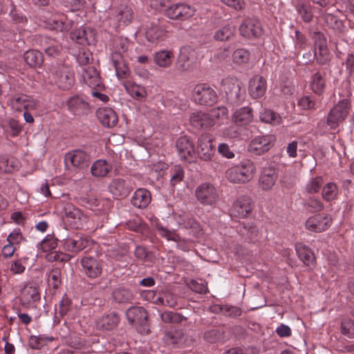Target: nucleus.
<instances>
[{"instance_id": "1", "label": "nucleus", "mask_w": 354, "mask_h": 354, "mask_svg": "<svg viewBox=\"0 0 354 354\" xmlns=\"http://www.w3.org/2000/svg\"><path fill=\"white\" fill-rule=\"evenodd\" d=\"M116 44L115 49L111 55L112 64L118 78L126 79L129 77L130 71L124 60V54L128 50L130 44L126 39H120Z\"/></svg>"}, {"instance_id": "2", "label": "nucleus", "mask_w": 354, "mask_h": 354, "mask_svg": "<svg viewBox=\"0 0 354 354\" xmlns=\"http://www.w3.org/2000/svg\"><path fill=\"white\" fill-rule=\"evenodd\" d=\"M256 167L248 160L239 165L229 168L225 173L226 178L234 183H245L251 180L255 174Z\"/></svg>"}, {"instance_id": "3", "label": "nucleus", "mask_w": 354, "mask_h": 354, "mask_svg": "<svg viewBox=\"0 0 354 354\" xmlns=\"http://www.w3.org/2000/svg\"><path fill=\"white\" fill-rule=\"evenodd\" d=\"M50 71L49 80L50 83L56 84L62 89L71 88L75 78L71 68L66 65H53Z\"/></svg>"}, {"instance_id": "4", "label": "nucleus", "mask_w": 354, "mask_h": 354, "mask_svg": "<svg viewBox=\"0 0 354 354\" xmlns=\"http://www.w3.org/2000/svg\"><path fill=\"white\" fill-rule=\"evenodd\" d=\"M64 213L65 221L73 228H88L91 225L88 216L71 203L64 205Z\"/></svg>"}, {"instance_id": "5", "label": "nucleus", "mask_w": 354, "mask_h": 354, "mask_svg": "<svg viewBox=\"0 0 354 354\" xmlns=\"http://www.w3.org/2000/svg\"><path fill=\"white\" fill-rule=\"evenodd\" d=\"M221 91L225 93L226 97L232 104H239L243 100L245 92L236 80H223L221 83Z\"/></svg>"}, {"instance_id": "6", "label": "nucleus", "mask_w": 354, "mask_h": 354, "mask_svg": "<svg viewBox=\"0 0 354 354\" xmlns=\"http://www.w3.org/2000/svg\"><path fill=\"white\" fill-rule=\"evenodd\" d=\"M194 7L183 3H174L165 10V16L173 20L185 21L195 15Z\"/></svg>"}, {"instance_id": "7", "label": "nucleus", "mask_w": 354, "mask_h": 354, "mask_svg": "<svg viewBox=\"0 0 354 354\" xmlns=\"http://www.w3.org/2000/svg\"><path fill=\"white\" fill-rule=\"evenodd\" d=\"M193 100L201 105L211 106L217 100L216 92L207 84H197L193 89L192 95Z\"/></svg>"}, {"instance_id": "8", "label": "nucleus", "mask_w": 354, "mask_h": 354, "mask_svg": "<svg viewBox=\"0 0 354 354\" xmlns=\"http://www.w3.org/2000/svg\"><path fill=\"white\" fill-rule=\"evenodd\" d=\"M126 316L129 322L136 326L140 333H148L149 329L146 326L148 315L142 307L129 308L126 312Z\"/></svg>"}, {"instance_id": "9", "label": "nucleus", "mask_w": 354, "mask_h": 354, "mask_svg": "<svg viewBox=\"0 0 354 354\" xmlns=\"http://www.w3.org/2000/svg\"><path fill=\"white\" fill-rule=\"evenodd\" d=\"M349 102L347 100L339 101L329 112L327 124L331 129L336 128L347 117L349 111Z\"/></svg>"}, {"instance_id": "10", "label": "nucleus", "mask_w": 354, "mask_h": 354, "mask_svg": "<svg viewBox=\"0 0 354 354\" xmlns=\"http://www.w3.org/2000/svg\"><path fill=\"white\" fill-rule=\"evenodd\" d=\"M197 200L203 205H214L218 201V194L212 185L203 183L198 186L195 192Z\"/></svg>"}, {"instance_id": "11", "label": "nucleus", "mask_w": 354, "mask_h": 354, "mask_svg": "<svg viewBox=\"0 0 354 354\" xmlns=\"http://www.w3.org/2000/svg\"><path fill=\"white\" fill-rule=\"evenodd\" d=\"M197 60L198 53L196 50L189 46H185L180 49L177 66L182 71H189Z\"/></svg>"}, {"instance_id": "12", "label": "nucleus", "mask_w": 354, "mask_h": 354, "mask_svg": "<svg viewBox=\"0 0 354 354\" xmlns=\"http://www.w3.org/2000/svg\"><path fill=\"white\" fill-rule=\"evenodd\" d=\"M274 137L271 135L254 137L249 144V151L256 155L268 151L273 145Z\"/></svg>"}, {"instance_id": "13", "label": "nucleus", "mask_w": 354, "mask_h": 354, "mask_svg": "<svg viewBox=\"0 0 354 354\" xmlns=\"http://www.w3.org/2000/svg\"><path fill=\"white\" fill-rule=\"evenodd\" d=\"M88 161V155L80 149L68 151L64 157V162L68 167L80 169L87 165Z\"/></svg>"}, {"instance_id": "14", "label": "nucleus", "mask_w": 354, "mask_h": 354, "mask_svg": "<svg viewBox=\"0 0 354 354\" xmlns=\"http://www.w3.org/2000/svg\"><path fill=\"white\" fill-rule=\"evenodd\" d=\"M331 223L332 218L329 215L317 214L306 221V228L311 232H321L327 230Z\"/></svg>"}, {"instance_id": "15", "label": "nucleus", "mask_w": 354, "mask_h": 354, "mask_svg": "<svg viewBox=\"0 0 354 354\" xmlns=\"http://www.w3.org/2000/svg\"><path fill=\"white\" fill-rule=\"evenodd\" d=\"M214 147L212 145V138L209 135H201L198 140V146L196 154L204 160H209L214 154Z\"/></svg>"}, {"instance_id": "16", "label": "nucleus", "mask_w": 354, "mask_h": 354, "mask_svg": "<svg viewBox=\"0 0 354 354\" xmlns=\"http://www.w3.org/2000/svg\"><path fill=\"white\" fill-rule=\"evenodd\" d=\"M180 157L187 161H193L196 157L194 144L187 136H182L177 140L176 145Z\"/></svg>"}, {"instance_id": "17", "label": "nucleus", "mask_w": 354, "mask_h": 354, "mask_svg": "<svg viewBox=\"0 0 354 354\" xmlns=\"http://www.w3.org/2000/svg\"><path fill=\"white\" fill-rule=\"evenodd\" d=\"M277 170L272 167L263 168L259 176V183L260 187L264 191L270 190L277 180Z\"/></svg>"}, {"instance_id": "18", "label": "nucleus", "mask_w": 354, "mask_h": 354, "mask_svg": "<svg viewBox=\"0 0 354 354\" xmlns=\"http://www.w3.org/2000/svg\"><path fill=\"white\" fill-rule=\"evenodd\" d=\"M157 230L160 236L168 241H173L177 243V246L182 250H189L192 247V243L184 239H181L175 231L169 230L162 226L157 225Z\"/></svg>"}, {"instance_id": "19", "label": "nucleus", "mask_w": 354, "mask_h": 354, "mask_svg": "<svg viewBox=\"0 0 354 354\" xmlns=\"http://www.w3.org/2000/svg\"><path fill=\"white\" fill-rule=\"evenodd\" d=\"M241 34L248 38L257 37L261 35L262 29L260 23L254 19H246L239 28Z\"/></svg>"}, {"instance_id": "20", "label": "nucleus", "mask_w": 354, "mask_h": 354, "mask_svg": "<svg viewBox=\"0 0 354 354\" xmlns=\"http://www.w3.org/2000/svg\"><path fill=\"white\" fill-rule=\"evenodd\" d=\"M315 55L321 64H325L330 58L326 39L320 33L317 34L315 43Z\"/></svg>"}, {"instance_id": "21", "label": "nucleus", "mask_w": 354, "mask_h": 354, "mask_svg": "<svg viewBox=\"0 0 354 354\" xmlns=\"http://www.w3.org/2000/svg\"><path fill=\"white\" fill-rule=\"evenodd\" d=\"M122 84L127 93L133 99L144 101L147 97L148 93L144 86L136 84L131 80H127Z\"/></svg>"}, {"instance_id": "22", "label": "nucleus", "mask_w": 354, "mask_h": 354, "mask_svg": "<svg viewBox=\"0 0 354 354\" xmlns=\"http://www.w3.org/2000/svg\"><path fill=\"white\" fill-rule=\"evenodd\" d=\"M83 272L90 278H96L102 273L100 262L95 258L86 257L82 259Z\"/></svg>"}, {"instance_id": "23", "label": "nucleus", "mask_w": 354, "mask_h": 354, "mask_svg": "<svg viewBox=\"0 0 354 354\" xmlns=\"http://www.w3.org/2000/svg\"><path fill=\"white\" fill-rule=\"evenodd\" d=\"M109 189L110 192L117 198L126 197L131 191L129 183L121 178L113 180L109 185Z\"/></svg>"}, {"instance_id": "24", "label": "nucleus", "mask_w": 354, "mask_h": 354, "mask_svg": "<svg viewBox=\"0 0 354 354\" xmlns=\"http://www.w3.org/2000/svg\"><path fill=\"white\" fill-rule=\"evenodd\" d=\"M266 88V81L262 76L255 75L249 82V93L253 98L262 97L265 94Z\"/></svg>"}, {"instance_id": "25", "label": "nucleus", "mask_w": 354, "mask_h": 354, "mask_svg": "<svg viewBox=\"0 0 354 354\" xmlns=\"http://www.w3.org/2000/svg\"><path fill=\"white\" fill-rule=\"evenodd\" d=\"M82 76L84 82L90 87L100 88L102 86L100 74L94 66L84 67Z\"/></svg>"}, {"instance_id": "26", "label": "nucleus", "mask_w": 354, "mask_h": 354, "mask_svg": "<svg viewBox=\"0 0 354 354\" xmlns=\"http://www.w3.org/2000/svg\"><path fill=\"white\" fill-rule=\"evenodd\" d=\"M100 122L106 127H115L118 121L117 113L111 108H101L97 111Z\"/></svg>"}, {"instance_id": "27", "label": "nucleus", "mask_w": 354, "mask_h": 354, "mask_svg": "<svg viewBox=\"0 0 354 354\" xmlns=\"http://www.w3.org/2000/svg\"><path fill=\"white\" fill-rule=\"evenodd\" d=\"M190 122L193 127L198 129H208L214 125L209 113H194L190 117Z\"/></svg>"}, {"instance_id": "28", "label": "nucleus", "mask_w": 354, "mask_h": 354, "mask_svg": "<svg viewBox=\"0 0 354 354\" xmlns=\"http://www.w3.org/2000/svg\"><path fill=\"white\" fill-rule=\"evenodd\" d=\"M252 109L245 106L236 110L232 115V122L236 126H246L252 120Z\"/></svg>"}, {"instance_id": "29", "label": "nucleus", "mask_w": 354, "mask_h": 354, "mask_svg": "<svg viewBox=\"0 0 354 354\" xmlns=\"http://www.w3.org/2000/svg\"><path fill=\"white\" fill-rule=\"evenodd\" d=\"M151 196L150 192L144 188L138 189L131 197V204L138 208H145L150 203Z\"/></svg>"}, {"instance_id": "30", "label": "nucleus", "mask_w": 354, "mask_h": 354, "mask_svg": "<svg viewBox=\"0 0 354 354\" xmlns=\"http://www.w3.org/2000/svg\"><path fill=\"white\" fill-rule=\"evenodd\" d=\"M153 59L155 64L158 67L166 68L171 66L174 55L171 50H161L153 54Z\"/></svg>"}, {"instance_id": "31", "label": "nucleus", "mask_w": 354, "mask_h": 354, "mask_svg": "<svg viewBox=\"0 0 354 354\" xmlns=\"http://www.w3.org/2000/svg\"><path fill=\"white\" fill-rule=\"evenodd\" d=\"M234 213L241 217L246 216L252 210V200L243 196L239 197L233 205Z\"/></svg>"}, {"instance_id": "32", "label": "nucleus", "mask_w": 354, "mask_h": 354, "mask_svg": "<svg viewBox=\"0 0 354 354\" xmlns=\"http://www.w3.org/2000/svg\"><path fill=\"white\" fill-rule=\"evenodd\" d=\"M295 250L299 259L308 266L314 264L315 261L313 251L306 245L298 243L295 245Z\"/></svg>"}, {"instance_id": "33", "label": "nucleus", "mask_w": 354, "mask_h": 354, "mask_svg": "<svg viewBox=\"0 0 354 354\" xmlns=\"http://www.w3.org/2000/svg\"><path fill=\"white\" fill-rule=\"evenodd\" d=\"M68 109L74 114H80L88 108L85 100L79 95L73 96L66 101Z\"/></svg>"}, {"instance_id": "34", "label": "nucleus", "mask_w": 354, "mask_h": 354, "mask_svg": "<svg viewBox=\"0 0 354 354\" xmlns=\"http://www.w3.org/2000/svg\"><path fill=\"white\" fill-rule=\"evenodd\" d=\"M71 39L80 44H90L94 41V32L91 29L80 28L71 33Z\"/></svg>"}, {"instance_id": "35", "label": "nucleus", "mask_w": 354, "mask_h": 354, "mask_svg": "<svg viewBox=\"0 0 354 354\" xmlns=\"http://www.w3.org/2000/svg\"><path fill=\"white\" fill-rule=\"evenodd\" d=\"M165 35L164 28L158 25L157 22H153L146 28L145 37L150 42H155L162 39Z\"/></svg>"}, {"instance_id": "36", "label": "nucleus", "mask_w": 354, "mask_h": 354, "mask_svg": "<svg viewBox=\"0 0 354 354\" xmlns=\"http://www.w3.org/2000/svg\"><path fill=\"white\" fill-rule=\"evenodd\" d=\"M19 161L10 156H0V171L12 172L19 167Z\"/></svg>"}, {"instance_id": "37", "label": "nucleus", "mask_w": 354, "mask_h": 354, "mask_svg": "<svg viewBox=\"0 0 354 354\" xmlns=\"http://www.w3.org/2000/svg\"><path fill=\"white\" fill-rule=\"evenodd\" d=\"M111 165L104 160L95 161L91 167V174L95 177H104L111 170Z\"/></svg>"}, {"instance_id": "38", "label": "nucleus", "mask_w": 354, "mask_h": 354, "mask_svg": "<svg viewBox=\"0 0 354 354\" xmlns=\"http://www.w3.org/2000/svg\"><path fill=\"white\" fill-rule=\"evenodd\" d=\"M65 247L66 248L71 252H77L86 247L87 240L85 239H82L77 236L75 238H67L65 240Z\"/></svg>"}, {"instance_id": "39", "label": "nucleus", "mask_w": 354, "mask_h": 354, "mask_svg": "<svg viewBox=\"0 0 354 354\" xmlns=\"http://www.w3.org/2000/svg\"><path fill=\"white\" fill-rule=\"evenodd\" d=\"M119 322V317L115 313H111L102 317L97 323V326L103 330H111L115 327Z\"/></svg>"}, {"instance_id": "40", "label": "nucleus", "mask_w": 354, "mask_h": 354, "mask_svg": "<svg viewBox=\"0 0 354 354\" xmlns=\"http://www.w3.org/2000/svg\"><path fill=\"white\" fill-rule=\"evenodd\" d=\"M5 132L12 137L17 136L22 130V127L18 121L13 118H8L3 124Z\"/></svg>"}, {"instance_id": "41", "label": "nucleus", "mask_w": 354, "mask_h": 354, "mask_svg": "<svg viewBox=\"0 0 354 354\" xmlns=\"http://www.w3.org/2000/svg\"><path fill=\"white\" fill-rule=\"evenodd\" d=\"M25 62L32 67L39 66L43 62L42 55L37 50H28L24 54Z\"/></svg>"}, {"instance_id": "42", "label": "nucleus", "mask_w": 354, "mask_h": 354, "mask_svg": "<svg viewBox=\"0 0 354 354\" xmlns=\"http://www.w3.org/2000/svg\"><path fill=\"white\" fill-rule=\"evenodd\" d=\"M259 118L262 122L269 123L272 125H278L281 122V116L269 109H265L260 113Z\"/></svg>"}, {"instance_id": "43", "label": "nucleus", "mask_w": 354, "mask_h": 354, "mask_svg": "<svg viewBox=\"0 0 354 354\" xmlns=\"http://www.w3.org/2000/svg\"><path fill=\"white\" fill-rule=\"evenodd\" d=\"M338 192V188L335 183H328L323 187L322 198L326 201H332L336 199Z\"/></svg>"}, {"instance_id": "44", "label": "nucleus", "mask_w": 354, "mask_h": 354, "mask_svg": "<svg viewBox=\"0 0 354 354\" xmlns=\"http://www.w3.org/2000/svg\"><path fill=\"white\" fill-rule=\"evenodd\" d=\"M51 27L57 31H68L72 28V23L65 16L62 15L52 20Z\"/></svg>"}, {"instance_id": "45", "label": "nucleus", "mask_w": 354, "mask_h": 354, "mask_svg": "<svg viewBox=\"0 0 354 354\" xmlns=\"http://www.w3.org/2000/svg\"><path fill=\"white\" fill-rule=\"evenodd\" d=\"M235 28L230 25H226L217 30L214 38L217 41H226L230 39L234 34Z\"/></svg>"}, {"instance_id": "46", "label": "nucleus", "mask_w": 354, "mask_h": 354, "mask_svg": "<svg viewBox=\"0 0 354 354\" xmlns=\"http://www.w3.org/2000/svg\"><path fill=\"white\" fill-rule=\"evenodd\" d=\"M164 340L168 344H181L184 340V334L180 330H171L165 334Z\"/></svg>"}, {"instance_id": "47", "label": "nucleus", "mask_w": 354, "mask_h": 354, "mask_svg": "<svg viewBox=\"0 0 354 354\" xmlns=\"http://www.w3.org/2000/svg\"><path fill=\"white\" fill-rule=\"evenodd\" d=\"M22 295L28 302L35 301L39 299V293L37 287L33 284L26 285L22 291Z\"/></svg>"}, {"instance_id": "48", "label": "nucleus", "mask_w": 354, "mask_h": 354, "mask_svg": "<svg viewBox=\"0 0 354 354\" xmlns=\"http://www.w3.org/2000/svg\"><path fill=\"white\" fill-rule=\"evenodd\" d=\"M113 296L114 299L119 303H127L131 301L133 298L132 292L126 288L116 289L113 292Z\"/></svg>"}, {"instance_id": "49", "label": "nucleus", "mask_w": 354, "mask_h": 354, "mask_svg": "<svg viewBox=\"0 0 354 354\" xmlns=\"http://www.w3.org/2000/svg\"><path fill=\"white\" fill-rule=\"evenodd\" d=\"M250 59V53L248 50L239 48L232 54V61L238 65H243L248 62Z\"/></svg>"}, {"instance_id": "50", "label": "nucleus", "mask_w": 354, "mask_h": 354, "mask_svg": "<svg viewBox=\"0 0 354 354\" xmlns=\"http://www.w3.org/2000/svg\"><path fill=\"white\" fill-rule=\"evenodd\" d=\"M311 88L317 94H321L324 90L325 81L321 73H316L312 77L311 80Z\"/></svg>"}, {"instance_id": "51", "label": "nucleus", "mask_w": 354, "mask_h": 354, "mask_svg": "<svg viewBox=\"0 0 354 354\" xmlns=\"http://www.w3.org/2000/svg\"><path fill=\"white\" fill-rule=\"evenodd\" d=\"M48 283L50 287L57 289L61 284V270L59 268H53L49 273L48 277Z\"/></svg>"}, {"instance_id": "52", "label": "nucleus", "mask_w": 354, "mask_h": 354, "mask_svg": "<svg viewBox=\"0 0 354 354\" xmlns=\"http://www.w3.org/2000/svg\"><path fill=\"white\" fill-rule=\"evenodd\" d=\"M323 184V179L321 176H317L310 179L306 185V190L308 193H317Z\"/></svg>"}, {"instance_id": "53", "label": "nucleus", "mask_w": 354, "mask_h": 354, "mask_svg": "<svg viewBox=\"0 0 354 354\" xmlns=\"http://www.w3.org/2000/svg\"><path fill=\"white\" fill-rule=\"evenodd\" d=\"M184 171L180 166H174L171 171V184L174 186L183 180Z\"/></svg>"}, {"instance_id": "54", "label": "nucleus", "mask_w": 354, "mask_h": 354, "mask_svg": "<svg viewBox=\"0 0 354 354\" xmlns=\"http://www.w3.org/2000/svg\"><path fill=\"white\" fill-rule=\"evenodd\" d=\"M23 240V236L19 230H14L8 236V243L19 248Z\"/></svg>"}, {"instance_id": "55", "label": "nucleus", "mask_w": 354, "mask_h": 354, "mask_svg": "<svg viewBox=\"0 0 354 354\" xmlns=\"http://www.w3.org/2000/svg\"><path fill=\"white\" fill-rule=\"evenodd\" d=\"M342 333L348 337H354V322L350 319H345L342 322Z\"/></svg>"}, {"instance_id": "56", "label": "nucleus", "mask_w": 354, "mask_h": 354, "mask_svg": "<svg viewBox=\"0 0 354 354\" xmlns=\"http://www.w3.org/2000/svg\"><path fill=\"white\" fill-rule=\"evenodd\" d=\"M161 320L165 323H175L180 321V316L178 313L171 311H165L160 314Z\"/></svg>"}, {"instance_id": "57", "label": "nucleus", "mask_w": 354, "mask_h": 354, "mask_svg": "<svg viewBox=\"0 0 354 354\" xmlns=\"http://www.w3.org/2000/svg\"><path fill=\"white\" fill-rule=\"evenodd\" d=\"M298 106L304 110L315 109V102L310 96H303L298 101Z\"/></svg>"}, {"instance_id": "58", "label": "nucleus", "mask_w": 354, "mask_h": 354, "mask_svg": "<svg viewBox=\"0 0 354 354\" xmlns=\"http://www.w3.org/2000/svg\"><path fill=\"white\" fill-rule=\"evenodd\" d=\"M133 17V12L131 8L124 6L123 9L119 10L117 16V20L119 21H123L124 23L129 21Z\"/></svg>"}, {"instance_id": "59", "label": "nucleus", "mask_w": 354, "mask_h": 354, "mask_svg": "<svg viewBox=\"0 0 354 354\" xmlns=\"http://www.w3.org/2000/svg\"><path fill=\"white\" fill-rule=\"evenodd\" d=\"M211 118H212L214 124L218 119L225 118L227 114V111L225 107L221 106L211 110L209 112Z\"/></svg>"}, {"instance_id": "60", "label": "nucleus", "mask_w": 354, "mask_h": 354, "mask_svg": "<svg viewBox=\"0 0 354 354\" xmlns=\"http://www.w3.org/2000/svg\"><path fill=\"white\" fill-rule=\"evenodd\" d=\"M57 245L56 240L53 237H47L40 243L41 249L45 252L55 249Z\"/></svg>"}, {"instance_id": "61", "label": "nucleus", "mask_w": 354, "mask_h": 354, "mask_svg": "<svg viewBox=\"0 0 354 354\" xmlns=\"http://www.w3.org/2000/svg\"><path fill=\"white\" fill-rule=\"evenodd\" d=\"M19 100L24 103V109H34L37 107V101L30 96L21 95Z\"/></svg>"}, {"instance_id": "62", "label": "nucleus", "mask_w": 354, "mask_h": 354, "mask_svg": "<svg viewBox=\"0 0 354 354\" xmlns=\"http://www.w3.org/2000/svg\"><path fill=\"white\" fill-rule=\"evenodd\" d=\"M307 205L313 212H319L324 209V205L315 198H309L307 201Z\"/></svg>"}, {"instance_id": "63", "label": "nucleus", "mask_w": 354, "mask_h": 354, "mask_svg": "<svg viewBox=\"0 0 354 354\" xmlns=\"http://www.w3.org/2000/svg\"><path fill=\"white\" fill-rule=\"evenodd\" d=\"M92 59V53L89 50H83L82 52L80 53L77 57V62L81 65H86L89 64Z\"/></svg>"}, {"instance_id": "64", "label": "nucleus", "mask_w": 354, "mask_h": 354, "mask_svg": "<svg viewBox=\"0 0 354 354\" xmlns=\"http://www.w3.org/2000/svg\"><path fill=\"white\" fill-rule=\"evenodd\" d=\"M346 64L349 76L354 81V56L353 55H348Z\"/></svg>"}]
</instances>
